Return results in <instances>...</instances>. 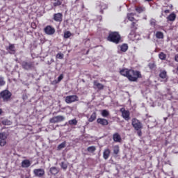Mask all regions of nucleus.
Segmentation results:
<instances>
[{"label": "nucleus", "mask_w": 178, "mask_h": 178, "mask_svg": "<svg viewBox=\"0 0 178 178\" xmlns=\"http://www.w3.org/2000/svg\"><path fill=\"white\" fill-rule=\"evenodd\" d=\"M62 1L63 0H54L53 6L54 8H56L58 6H60L62 5Z\"/></svg>", "instance_id": "bb28decb"}, {"label": "nucleus", "mask_w": 178, "mask_h": 178, "mask_svg": "<svg viewBox=\"0 0 178 178\" xmlns=\"http://www.w3.org/2000/svg\"><path fill=\"white\" fill-rule=\"evenodd\" d=\"M31 165V162H30V160L29 159H25L22 161L21 163L22 168H30Z\"/></svg>", "instance_id": "6ab92c4d"}, {"label": "nucleus", "mask_w": 178, "mask_h": 178, "mask_svg": "<svg viewBox=\"0 0 178 178\" xmlns=\"http://www.w3.org/2000/svg\"><path fill=\"white\" fill-rule=\"evenodd\" d=\"M167 20L169 22H175L176 20V14L171 13L167 17Z\"/></svg>", "instance_id": "4be33fe9"}, {"label": "nucleus", "mask_w": 178, "mask_h": 178, "mask_svg": "<svg viewBox=\"0 0 178 178\" xmlns=\"http://www.w3.org/2000/svg\"><path fill=\"white\" fill-rule=\"evenodd\" d=\"M88 52H89V51H88L86 52V54H87V55H88Z\"/></svg>", "instance_id": "3c124183"}, {"label": "nucleus", "mask_w": 178, "mask_h": 178, "mask_svg": "<svg viewBox=\"0 0 178 178\" xmlns=\"http://www.w3.org/2000/svg\"><path fill=\"white\" fill-rule=\"evenodd\" d=\"M49 172L51 175H58L59 173V170L56 167H51L50 168Z\"/></svg>", "instance_id": "5701e85b"}, {"label": "nucleus", "mask_w": 178, "mask_h": 178, "mask_svg": "<svg viewBox=\"0 0 178 178\" xmlns=\"http://www.w3.org/2000/svg\"><path fill=\"white\" fill-rule=\"evenodd\" d=\"M61 168L63 169H64V170H66V169H67V164H66V163H65V162H62L61 163Z\"/></svg>", "instance_id": "a19ab883"}, {"label": "nucleus", "mask_w": 178, "mask_h": 178, "mask_svg": "<svg viewBox=\"0 0 178 178\" xmlns=\"http://www.w3.org/2000/svg\"><path fill=\"white\" fill-rule=\"evenodd\" d=\"M131 124L135 130H141L143 129V123H141L137 118L132 119Z\"/></svg>", "instance_id": "423d86ee"}, {"label": "nucleus", "mask_w": 178, "mask_h": 178, "mask_svg": "<svg viewBox=\"0 0 178 178\" xmlns=\"http://www.w3.org/2000/svg\"><path fill=\"white\" fill-rule=\"evenodd\" d=\"M63 80V74H61L58 77V83H60Z\"/></svg>", "instance_id": "79ce46f5"}, {"label": "nucleus", "mask_w": 178, "mask_h": 178, "mask_svg": "<svg viewBox=\"0 0 178 178\" xmlns=\"http://www.w3.org/2000/svg\"><path fill=\"white\" fill-rule=\"evenodd\" d=\"M96 149L95 146H90L87 148L88 152H95Z\"/></svg>", "instance_id": "2f4dec72"}, {"label": "nucleus", "mask_w": 178, "mask_h": 178, "mask_svg": "<svg viewBox=\"0 0 178 178\" xmlns=\"http://www.w3.org/2000/svg\"><path fill=\"white\" fill-rule=\"evenodd\" d=\"M0 99L3 102H9L12 99V92L8 89H5L0 92Z\"/></svg>", "instance_id": "7ed1b4c3"}, {"label": "nucleus", "mask_w": 178, "mask_h": 178, "mask_svg": "<svg viewBox=\"0 0 178 178\" xmlns=\"http://www.w3.org/2000/svg\"><path fill=\"white\" fill-rule=\"evenodd\" d=\"M120 74L128 79L129 81L136 82L138 79H142L141 72L133 69L122 68L120 70Z\"/></svg>", "instance_id": "f257e3e1"}, {"label": "nucleus", "mask_w": 178, "mask_h": 178, "mask_svg": "<svg viewBox=\"0 0 178 178\" xmlns=\"http://www.w3.org/2000/svg\"><path fill=\"white\" fill-rule=\"evenodd\" d=\"M135 10L137 13H143V12H145V7L143 6H138L135 7Z\"/></svg>", "instance_id": "412c9836"}, {"label": "nucleus", "mask_w": 178, "mask_h": 178, "mask_svg": "<svg viewBox=\"0 0 178 178\" xmlns=\"http://www.w3.org/2000/svg\"><path fill=\"white\" fill-rule=\"evenodd\" d=\"M149 24H150V26H152V27H155V26H156V19L152 18L149 20Z\"/></svg>", "instance_id": "473e14b6"}, {"label": "nucleus", "mask_w": 178, "mask_h": 178, "mask_svg": "<svg viewBox=\"0 0 178 178\" xmlns=\"http://www.w3.org/2000/svg\"><path fill=\"white\" fill-rule=\"evenodd\" d=\"M156 37L157 38H159V40L163 38V33L161 32V31H157L156 33Z\"/></svg>", "instance_id": "72a5a7b5"}, {"label": "nucleus", "mask_w": 178, "mask_h": 178, "mask_svg": "<svg viewBox=\"0 0 178 178\" xmlns=\"http://www.w3.org/2000/svg\"><path fill=\"white\" fill-rule=\"evenodd\" d=\"M146 2H151L152 0H145Z\"/></svg>", "instance_id": "09e8293b"}, {"label": "nucleus", "mask_w": 178, "mask_h": 178, "mask_svg": "<svg viewBox=\"0 0 178 178\" xmlns=\"http://www.w3.org/2000/svg\"><path fill=\"white\" fill-rule=\"evenodd\" d=\"M65 120V116L63 115H57L55 117H53L49 120L50 123H59L60 122H63Z\"/></svg>", "instance_id": "9d476101"}, {"label": "nucleus", "mask_w": 178, "mask_h": 178, "mask_svg": "<svg viewBox=\"0 0 178 178\" xmlns=\"http://www.w3.org/2000/svg\"><path fill=\"white\" fill-rule=\"evenodd\" d=\"M120 48L122 52H126L129 49V45L127 44H122L120 46Z\"/></svg>", "instance_id": "393cba45"}, {"label": "nucleus", "mask_w": 178, "mask_h": 178, "mask_svg": "<svg viewBox=\"0 0 178 178\" xmlns=\"http://www.w3.org/2000/svg\"><path fill=\"white\" fill-rule=\"evenodd\" d=\"M120 112L122 113V116L124 120H130V111L124 109V108H122Z\"/></svg>", "instance_id": "9b49d317"}, {"label": "nucleus", "mask_w": 178, "mask_h": 178, "mask_svg": "<svg viewBox=\"0 0 178 178\" xmlns=\"http://www.w3.org/2000/svg\"><path fill=\"white\" fill-rule=\"evenodd\" d=\"M170 10H164V13H165L166 15H168V13H170Z\"/></svg>", "instance_id": "49530a36"}, {"label": "nucleus", "mask_w": 178, "mask_h": 178, "mask_svg": "<svg viewBox=\"0 0 178 178\" xmlns=\"http://www.w3.org/2000/svg\"><path fill=\"white\" fill-rule=\"evenodd\" d=\"M102 116H103V118H108V116H109V111L107 110H103L102 111Z\"/></svg>", "instance_id": "c9c22d12"}, {"label": "nucleus", "mask_w": 178, "mask_h": 178, "mask_svg": "<svg viewBox=\"0 0 178 178\" xmlns=\"http://www.w3.org/2000/svg\"><path fill=\"white\" fill-rule=\"evenodd\" d=\"M159 77L164 80V81H168V72L165 70L160 71Z\"/></svg>", "instance_id": "2eb2a0df"}, {"label": "nucleus", "mask_w": 178, "mask_h": 178, "mask_svg": "<svg viewBox=\"0 0 178 178\" xmlns=\"http://www.w3.org/2000/svg\"><path fill=\"white\" fill-rule=\"evenodd\" d=\"M110 156H111V149H105L104 152H103L104 159H105V160L108 159Z\"/></svg>", "instance_id": "aec40b11"}, {"label": "nucleus", "mask_w": 178, "mask_h": 178, "mask_svg": "<svg viewBox=\"0 0 178 178\" xmlns=\"http://www.w3.org/2000/svg\"><path fill=\"white\" fill-rule=\"evenodd\" d=\"M6 138H8V134L5 132L0 133V147H5L6 145Z\"/></svg>", "instance_id": "6e6552de"}, {"label": "nucleus", "mask_w": 178, "mask_h": 178, "mask_svg": "<svg viewBox=\"0 0 178 178\" xmlns=\"http://www.w3.org/2000/svg\"><path fill=\"white\" fill-rule=\"evenodd\" d=\"M93 87L94 88H98L99 90H104V85L97 80L93 81Z\"/></svg>", "instance_id": "f3484780"}, {"label": "nucleus", "mask_w": 178, "mask_h": 178, "mask_svg": "<svg viewBox=\"0 0 178 178\" xmlns=\"http://www.w3.org/2000/svg\"><path fill=\"white\" fill-rule=\"evenodd\" d=\"M159 59H161V60H165V59H166V54L163 52H160L159 54Z\"/></svg>", "instance_id": "7c9ffc66"}, {"label": "nucleus", "mask_w": 178, "mask_h": 178, "mask_svg": "<svg viewBox=\"0 0 178 178\" xmlns=\"http://www.w3.org/2000/svg\"><path fill=\"white\" fill-rule=\"evenodd\" d=\"M136 14L131 13L127 14V19L129 20V22H134L136 20V18H134V16Z\"/></svg>", "instance_id": "b1692460"}, {"label": "nucleus", "mask_w": 178, "mask_h": 178, "mask_svg": "<svg viewBox=\"0 0 178 178\" xmlns=\"http://www.w3.org/2000/svg\"><path fill=\"white\" fill-rule=\"evenodd\" d=\"M53 19L55 22H60L62 20H63V15L60 13H55L54 14Z\"/></svg>", "instance_id": "ddd939ff"}, {"label": "nucleus", "mask_w": 178, "mask_h": 178, "mask_svg": "<svg viewBox=\"0 0 178 178\" xmlns=\"http://www.w3.org/2000/svg\"><path fill=\"white\" fill-rule=\"evenodd\" d=\"M22 67L25 70H31L35 67L34 64V61L27 62V61H22Z\"/></svg>", "instance_id": "39448f33"}, {"label": "nucleus", "mask_w": 178, "mask_h": 178, "mask_svg": "<svg viewBox=\"0 0 178 178\" xmlns=\"http://www.w3.org/2000/svg\"><path fill=\"white\" fill-rule=\"evenodd\" d=\"M2 123L4 126H10V124H12V122H10V120H3Z\"/></svg>", "instance_id": "4c0bfd02"}, {"label": "nucleus", "mask_w": 178, "mask_h": 178, "mask_svg": "<svg viewBox=\"0 0 178 178\" xmlns=\"http://www.w3.org/2000/svg\"><path fill=\"white\" fill-rule=\"evenodd\" d=\"M44 32L47 35H54V34H55V28L52 27L51 25H47L44 28Z\"/></svg>", "instance_id": "1a4fd4ad"}, {"label": "nucleus", "mask_w": 178, "mask_h": 178, "mask_svg": "<svg viewBox=\"0 0 178 178\" xmlns=\"http://www.w3.org/2000/svg\"><path fill=\"white\" fill-rule=\"evenodd\" d=\"M175 60L178 63V54L175 56Z\"/></svg>", "instance_id": "a18cd8bd"}, {"label": "nucleus", "mask_w": 178, "mask_h": 178, "mask_svg": "<svg viewBox=\"0 0 178 178\" xmlns=\"http://www.w3.org/2000/svg\"><path fill=\"white\" fill-rule=\"evenodd\" d=\"M119 152H120V149L119 147V145H115L113 147V154L115 155H118V154H119Z\"/></svg>", "instance_id": "cd10ccee"}, {"label": "nucleus", "mask_w": 178, "mask_h": 178, "mask_svg": "<svg viewBox=\"0 0 178 178\" xmlns=\"http://www.w3.org/2000/svg\"><path fill=\"white\" fill-rule=\"evenodd\" d=\"M33 174L36 177H42L45 175V170L44 169H35L33 170Z\"/></svg>", "instance_id": "f8f14e48"}, {"label": "nucleus", "mask_w": 178, "mask_h": 178, "mask_svg": "<svg viewBox=\"0 0 178 178\" xmlns=\"http://www.w3.org/2000/svg\"><path fill=\"white\" fill-rule=\"evenodd\" d=\"M97 123L101 124L102 126H108V124H109L108 120L105 118H98L97 120Z\"/></svg>", "instance_id": "4468645a"}, {"label": "nucleus", "mask_w": 178, "mask_h": 178, "mask_svg": "<svg viewBox=\"0 0 178 178\" xmlns=\"http://www.w3.org/2000/svg\"><path fill=\"white\" fill-rule=\"evenodd\" d=\"M7 49L8 51H10L11 52H16V50H15V44H10Z\"/></svg>", "instance_id": "f704fd0d"}, {"label": "nucleus", "mask_w": 178, "mask_h": 178, "mask_svg": "<svg viewBox=\"0 0 178 178\" xmlns=\"http://www.w3.org/2000/svg\"><path fill=\"white\" fill-rule=\"evenodd\" d=\"M5 84H6V82L3 79V77L0 76V87L5 86Z\"/></svg>", "instance_id": "58836bf2"}, {"label": "nucleus", "mask_w": 178, "mask_h": 178, "mask_svg": "<svg viewBox=\"0 0 178 178\" xmlns=\"http://www.w3.org/2000/svg\"><path fill=\"white\" fill-rule=\"evenodd\" d=\"M176 71L178 72V65L177 66Z\"/></svg>", "instance_id": "8fccbe9b"}, {"label": "nucleus", "mask_w": 178, "mask_h": 178, "mask_svg": "<svg viewBox=\"0 0 178 178\" xmlns=\"http://www.w3.org/2000/svg\"><path fill=\"white\" fill-rule=\"evenodd\" d=\"M136 30H137L136 22H132L131 24V32L128 35V38H129L131 41H136Z\"/></svg>", "instance_id": "20e7f679"}, {"label": "nucleus", "mask_w": 178, "mask_h": 178, "mask_svg": "<svg viewBox=\"0 0 178 178\" xmlns=\"http://www.w3.org/2000/svg\"><path fill=\"white\" fill-rule=\"evenodd\" d=\"M65 147H66V141L63 142L62 143H60L58 147H57V149L58 151H60V149H63V148H65Z\"/></svg>", "instance_id": "c85d7f7f"}, {"label": "nucleus", "mask_w": 178, "mask_h": 178, "mask_svg": "<svg viewBox=\"0 0 178 178\" xmlns=\"http://www.w3.org/2000/svg\"><path fill=\"white\" fill-rule=\"evenodd\" d=\"M2 113H3V111L2 110V108H0V115H2Z\"/></svg>", "instance_id": "de8ad7c7"}, {"label": "nucleus", "mask_w": 178, "mask_h": 178, "mask_svg": "<svg viewBox=\"0 0 178 178\" xmlns=\"http://www.w3.org/2000/svg\"><path fill=\"white\" fill-rule=\"evenodd\" d=\"M68 123L70 126H76L78 122H77V120H76V118H74L73 120H69Z\"/></svg>", "instance_id": "c756f323"}, {"label": "nucleus", "mask_w": 178, "mask_h": 178, "mask_svg": "<svg viewBox=\"0 0 178 178\" xmlns=\"http://www.w3.org/2000/svg\"><path fill=\"white\" fill-rule=\"evenodd\" d=\"M98 8L100 10V13L102 15H104V10H105V9H108V6L106 4H105L104 3H100L98 5Z\"/></svg>", "instance_id": "a211bd4d"}, {"label": "nucleus", "mask_w": 178, "mask_h": 178, "mask_svg": "<svg viewBox=\"0 0 178 178\" xmlns=\"http://www.w3.org/2000/svg\"><path fill=\"white\" fill-rule=\"evenodd\" d=\"M136 131H138L137 134L139 137H141L143 136V132L141 131V129L136 130Z\"/></svg>", "instance_id": "c03bdc74"}, {"label": "nucleus", "mask_w": 178, "mask_h": 178, "mask_svg": "<svg viewBox=\"0 0 178 178\" xmlns=\"http://www.w3.org/2000/svg\"><path fill=\"white\" fill-rule=\"evenodd\" d=\"M122 40V37L118 31L109 32L108 35L107 37V41L110 42H113L114 44H119L120 40Z\"/></svg>", "instance_id": "f03ea898"}, {"label": "nucleus", "mask_w": 178, "mask_h": 178, "mask_svg": "<svg viewBox=\"0 0 178 178\" xmlns=\"http://www.w3.org/2000/svg\"><path fill=\"white\" fill-rule=\"evenodd\" d=\"M65 101L66 104H73V102H77V101H79V96L76 95L67 96L65 97Z\"/></svg>", "instance_id": "0eeeda50"}, {"label": "nucleus", "mask_w": 178, "mask_h": 178, "mask_svg": "<svg viewBox=\"0 0 178 178\" xmlns=\"http://www.w3.org/2000/svg\"><path fill=\"white\" fill-rule=\"evenodd\" d=\"M95 119H97V112H93L92 113V115H90V117L88 119V122H90V123L94 122V120H95Z\"/></svg>", "instance_id": "a878e982"}, {"label": "nucleus", "mask_w": 178, "mask_h": 178, "mask_svg": "<svg viewBox=\"0 0 178 178\" xmlns=\"http://www.w3.org/2000/svg\"><path fill=\"white\" fill-rule=\"evenodd\" d=\"M63 56H64L63 54H62V53H58V54H56V59H63Z\"/></svg>", "instance_id": "ea45409f"}, {"label": "nucleus", "mask_w": 178, "mask_h": 178, "mask_svg": "<svg viewBox=\"0 0 178 178\" xmlns=\"http://www.w3.org/2000/svg\"><path fill=\"white\" fill-rule=\"evenodd\" d=\"M113 140L115 143H122V137L119 133H115L113 135Z\"/></svg>", "instance_id": "dca6fc26"}, {"label": "nucleus", "mask_w": 178, "mask_h": 178, "mask_svg": "<svg viewBox=\"0 0 178 178\" xmlns=\"http://www.w3.org/2000/svg\"><path fill=\"white\" fill-rule=\"evenodd\" d=\"M70 37H72V33H70V31H67L64 33V38H70Z\"/></svg>", "instance_id": "e433bc0d"}, {"label": "nucleus", "mask_w": 178, "mask_h": 178, "mask_svg": "<svg viewBox=\"0 0 178 178\" xmlns=\"http://www.w3.org/2000/svg\"><path fill=\"white\" fill-rule=\"evenodd\" d=\"M155 66H156V65H155L154 63H149V64L148 65L149 68L151 69V70L155 69Z\"/></svg>", "instance_id": "37998d69"}]
</instances>
